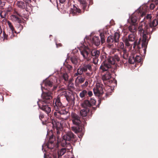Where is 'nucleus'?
<instances>
[{"mask_svg":"<svg viewBox=\"0 0 158 158\" xmlns=\"http://www.w3.org/2000/svg\"><path fill=\"white\" fill-rule=\"evenodd\" d=\"M53 157H54V158H57V157L56 156H53Z\"/></svg>","mask_w":158,"mask_h":158,"instance_id":"53","label":"nucleus"},{"mask_svg":"<svg viewBox=\"0 0 158 158\" xmlns=\"http://www.w3.org/2000/svg\"><path fill=\"white\" fill-rule=\"evenodd\" d=\"M58 115V114H57L56 115V116H55L56 117H58L57 116V115Z\"/></svg>","mask_w":158,"mask_h":158,"instance_id":"54","label":"nucleus"},{"mask_svg":"<svg viewBox=\"0 0 158 158\" xmlns=\"http://www.w3.org/2000/svg\"><path fill=\"white\" fill-rule=\"evenodd\" d=\"M103 85L100 83H97L96 87L93 89L94 92L96 96H99L103 93L102 87Z\"/></svg>","mask_w":158,"mask_h":158,"instance_id":"7","label":"nucleus"},{"mask_svg":"<svg viewBox=\"0 0 158 158\" xmlns=\"http://www.w3.org/2000/svg\"><path fill=\"white\" fill-rule=\"evenodd\" d=\"M39 107L42 110L45 111L47 114H48L51 111V108L46 105V103L45 105L44 103L41 104V103H38Z\"/></svg>","mask_w":158,"mask_h":158,"instance_id":"13","label":"nucleus"},{"mask_svg":"<svg viewBox=\"0 0 158 158\" xmlns=\"http://www.w3.org/2000/svg\"><path fill=\"white\" fill-rule=\"evenodd\" d=\"M43 84H44L46 86L50 87H52V82L48 80H46L44 81Z\"/></svg>","mask_w":158,"mask_h":158,"instance_id":"28","label":"nucleus"},{"mask_svg":"<svg viewBox=\"0 0 158 158\" xmlns=\"http://www.w3.org/2000/svg\"><path fill=\"white\" fill-rule=\"evenodd\" d=\"M119 34L117 32H115L114 33V36H110L108 37L107 42L110 44H111L114 42L118 43L119 41Z\"/></svg>","mask_w":158,"mask_h":158,"instance_id":"8","label":"nucleus"},{"mask_svg":"<svg viewBox=\"0 0 158 158\" xmlns=\"http://www.w3.org/2000/svg\"><path fill=\"white\" fill-rule=\"evenodd\" d=\"M5 2H1L0 0V6L3 7L5 5Z\"/></svg>","mask_w":158,"mask_h":158,"instance_id":"42","label":"nucleus"},{"mask_svg":"<svg viewBox=\"0 0 158 158\" xmlns=\"http://www.w3.org/2000/svg\"><path fill=\"white\" fill-rule=\"evenodd\" d=\"M72 62L75 65L77 66L80 63V61L75 56L71 57V59Z\"/></svg>","mask_w":158,"mask_h":158,"instance_id":"19","label":"nucleus"},{"mask_svg":"<svg viewBox=\"0 0 158 158\" xmlns=\"http://www.w3.org/2000/svg\"><path fill=\"white\" fill-rule=\"evenodd\" d=\"M43 117H44V116L43 115H40L39 118H40V119H41V118H43Z\"/></svg>","mask_w":158,"mask_h":158,"instance_id":"48","label":"nucleus"},{"mask_svg":"<svg viewBox=\"0 0 158 158\" xmlns=\"http://www.w3.org/2000/svg\"><path fill=\"white\" fill-rule=\"evenodd\" d=\"M132 58H133V57H131L129 59V60L130 59H132L131 60V61H133V59H132Z\"/></svg>","mask_w":158,"mask_h":158,"instance_id":"51","label":"nucleus"},{"mask_svg":"<svg viewBox=\"0 0 158 158\" xmlns=\"http://www.w3.org/2000/svg\"><path fill=\"white\" fill-rule=\"evenodd\" d=\"M87 94L89 97H91L93 95L92 92L90 91H89L87 93Z\"/></svg>","mask_w":158,"mask_h":158,"instance_id":"45","label":"nucleus"},{"mask_svg":"<svg viewBox=\"0 0 158 158\" xmlns=\"http://www.w3.org/2000/svg\"><path fill=\"white\" fill-rule=\"evenodd\" d=\"M63 77L65 81H66L68 80V75L66 73L64 74L63 75Z\"/></svg>","mask_w":158,"mask_h":158,"instance_id":"41","label":"nucleus"},{"mask_svg":"<svg viewBox=\"0 0 158 158\" xmlns=\"http://www.w3.org/2000/svg\"><path fill=\"white\" fill-rule=\"evenodd\" d=\"M73 137L74 135L72 132H68L63 137V139L61 142L62 146H65L67 144L66 141H70Z\"/></svg>","mask_w":158,"mask_h":158,"instance_id":"6","label":"nucleus"},{"mask_svg":"<svg viewBox=\"0 0 158 158\" xmlns=\"http://www.w3.org/2000/svg\"><path fill=\"white\" fill-rule=\"evenodd\" d=\"M111 78V75L109 73H106V74L102 76V80L104 82L109 80Z\"/></svg>","mask_w":158,"mask_h":158,"instance_id":"21","label":"nucleus"},{"mask_svg":"<svg viewBox=\"0 0 158 158\" xmlns=\"http://www.w3.org/2000/svg\"><path fill=\"white\" fill-rule=\"evenodd\" d=\"M71 116L72 118L73 123L76 125H79L81 123L79 117L74 113H72Z\"/></svg>","mask_w":158,"mask_h":158,"instance_id":"12","label":"nucleus"},{"mask_svg":"<svg viewBox=\"0 0 158 158\" xmlns=\"http://www.w3.org/2000/svg\"><path fill=\"white\" fill-rule=\"evenodd\" d=\"M155 13L156 15V18L158 19V7L156 9Z\"/></svg>","mask_w":158,"mask_h":158,"instance_id":"43","label":"nucleus"},{"mask_svg":"<svg viewBox=\"0 0 158 158\" xmlns=\"http://www.w3.org/2000/svg\"><path fill=\"white\" fill-rule=\"evenodd\" d=\"M134 45L133 46V48H135V46L136 45V43L135 41L134 43Z\"/></svg>","mask_w":158,"mask_h":158,"instance_id":"49","label":"nucleus"},{"mask_svg":"<svg viewBox=\"0 0 158 158\" xmlns=\"http://www.w3.org/2000/svg\"><path fill=\"white\" fill-rule=\"evenodd\" d=\"M59 133V132L58 131H57V134H58Z\"/></svg>","mask_w":158,"mask_h":158,"instance_id":"55","label":"nucleus"},{"mask_svg":"<svg viewBox=\"0 0 158 158\" xmlns=\"http://www.w3.org/2000/svg\"><path fill=\"white\" fill-rule=\"evenodd\" d=\"M41 89H42V91H43V88L42 86V85H41Z\"/></svg>","mask_w":158,"mask_h":158,"instance_id":"52","label":"nucleus"},{"mask_svg":"<svg viewBox=\"0 0 158 158\" xmlns=\"http://www.w3.org/2000/svg\"><path fill=\"white\" fill-rule=\"evenodd\" d=\"M155 7L154 4L153 3H151L150 5V8L151 9H153Z\"/></svg>","mask_w":158,"mask_h":158,"instance_id":"44","label":"nucleus"},{"mask_svg":"<svg viewBox=\"0 0 158 158\" xmlns=\"http://www.w3.org/2000/svg\"><path fill=\"white\" fill-rule=\"evenodd\" d=\"M93 42L95 45L98 46L100 44V41L99 38L96 36H94L93 38Z\"/></svg>","mask_w":158,"mask_h":158,"instance_id":"20","label":"nucleus"},{"mask_svg":"<svg viewBox=\"0 0 158 158\" xmlns=\"http://www.w3.org/2000/svg\"><path fill=\"white\" fill-rule=\"evenodd\" d=\"M24 3L23 2H18L17 3V5L19 8H23L24 6Z\"/></svg>","mask_w":158,"mask_h":158,"instance_id":"36","label":"nucleus"},{"mask_svg":"<svg viewBox=\"0 0 158 158\" xmlns=\"http://www.w3.org/2000/svg\"><path fill=\"white\" fill-rule=\"evenodd\" d=\"M11 19L17 21L18 22H20V19L17 16L12 15L11 16Z\"/></svg>","mask_w":158,"mask_h":158,"instance_id":"33","label":"nucleus"},{"mask_svg":"<svg viewBox=\"0 0 158 158\" xmlns=\"http://www.w3.org/2000/svg\"><path fill=\"white\" fill-rule=\"evenodd\" d=\"M82 108L86 109H89V108L90 106L89 101L88 100H84L81 104Z\"/></svg>","mask_w":158,"mask_h":158,"instance_id":"16","label":"nucleus"},{"mask_svg":"<svg viewBox=\"0 0 158 158\" xmlns=\"http://www.w3.org/2000/svg\"><path fill=\"white\" fill-rule=\"evenodd\" d=\"M41 97L43 100L40 101L39 102H38V103L43 104L44 102L45 103H47L49 102L47 100H49L52 98V93L50 92H43L42 94Z\"/></svg>","mask_w":158,"mask_h":158,"instance_id":"5","label":"nucleus"},{"mask_svg":"<svg viewBox=\"0 0 158 158\" xmlns=\"http://www.w3.org/2000/svg\"><path fill=\"white\" fill-rule=\"evenodd\" d=\"M60 2L61 3H63L66 0H59Z\"/></svg>","mask_w":158,"mask_h":158,"instance_id":"47","label":"nucleus"},{"mask_svg":"<svg viewBox=\"0 0 158 158\" xmlns=\"http://www.w3.org/2000/svg\"><path fill=\"white\" fill-rule=\"evenodd\" d=\"M155 3L156 5H157L158 4V0H156Z\"/></svg>","mask_w":158,"mask_h":158,"instance_id":"50","label":"nucleus"},{"mask_svg":"<svg viewBox=\"0 0 158 158\" xmlns=\"http://www.w3.org/2000/svg\"><path fill=\"white\" fill-rule=\"evenodd\" d=\"M56 86H55V87H54V89H55L56 88Z\"/></svg>","mask_w":158,"mask_h":158,"instance_id":"56","label":"nucleus"},{"mask_svg":"<svg viewBox=\"0 0 158 158\" xmlns=\"http://www.w3.org/2000/svg\"><path fill=\"white\" fill-rule=\"evenodd\" d=\"M129 31L131 32L134 33L136 31V28L135 24L130 25L128 27Z\"/></svg>","mask_w":158,"mask_h":158,"instance_id":"23","label":"nucleus"},{"mask_svg":"<svg viewBox=\"0 0 158 158\" xmlns=\"http://www.w3.org/2000/svg\"><path fill=\"white\" fill-rule=\"evenodd\" d=\"M133 61H131V58L129 60V62L131 64H133L135 62L137 61L138 62H140L141 60V58L140 56L136 55L135 56H133Z\"/></svg>","mask_w":158,"mask_h":158,"instance_id":"15","label":"nucleus"},{"mask_svg":"<svg viewBox=\"0 0 158 158\" xmlns=\"http://www.w3.org/2000/svg\"><path fill=\"white\" fill-rule=\"evenodd\" d=\"M111 67V64H109L107 61H105L103 62L100 67V69L102 70L103 71H107Z\"/></svg>","mask_w":158,"mask_h":158,"instance_id":"14","label":"nucleus"},{"mask_svg":"<svg viewBox=\"0 0 158 158\" xmlns=\"http://www.w3.org/2000/svg\"><path fill=\"white\" fill-rule=\"evenodd\" d=\"M147 6L145 5L142 7L143 10L140 12L139 10L132 15L130 18V20L131 23L133 24L135 23L138 20V17L139 16L140 19L142 18H143V19H145V15L147 10Z\"/></svg>","mask_w":158,"mask_h":158,"instance_id":"4","label":"nucleus"},{"mask_svg":"<svg viewBox=\"0 0 158 158\" xmlns=\"http://www.w3.org/2000/svg\"><path fill=\"white\" fill-rule=\"evenodd\" d=\"M157 24H158V19H157L154 20L152 22L150 23V27H148V26L145 25V22L143 21H141L140 23L138 28V31L139 33L143 36L142 45L143 47H144V51L147 44L146 43L147 38L146 35H148V33L150 32V29L152 30V27H156Z\"/></svg>","mask_w":158,"mask_h":158,"instance_id":"1","label":"nucleus"},{"mask_svg":"<svg viewBox=\"0 0 158 158\" xmlns=\"http://www.w3.org/2000/svg\"><path fill=\"white\" fill-rule=\"evenodd\" d=\"M66 152V150L65 148H63L61 149V150L58 152V155L59 157L63 155Z\"/></svg>","mask_w":158,"mask_h":158,"instance_id":"31","label":"nucleus"},{"mask_svg":"<svg viewBox=\"0 0 158 158\" xmlns=\"http://www.w3.org/2000/svg\"><path fill=\"white\" fill-rule=\"evenodd\" d=\"M81 12L80 9H78L76 7L74 6L73 8L71 9L70 13L72 14L73 15H74L77 14V13H79Z\"/></svg>","mask_w":158,"mask_h":158,"instance_id":"18","label":"nucleus"},{"mask_svg":"<svg viewBox=\"0 0 158 158\" xmlns=\"http://www.w3.org/2000/svg\"><path fill=\"white\" fill-rule=\"evenodd\" d=\"M7 23L11 30V32H10V34L9 35H10V37H12L14 36V35H13L14 33H16V32L14 30V27L12 25L11 23H10L9 21H8L7 22Z\"/></svg>","mask_w":158,"mask_h":158,"instance_id":"17","label":"nucleus"},{"mask_svg":"<svg viewBox=\"0 0 158 158\" xmlns=\"http://www.w3.org/2000/svg\"><path fill=\"white\" fill-rule=\"evenodd\" d=\"M63 122V121H61L60 123L58 122H55V124L56 125L55 126L56 127V129L57 130H61L62 129L63 126L61 124V123Z\"/></svg>","mask_w":158,"mask_h":158,"instance_id":"22","label":"nucleus"},{"mask_svg":"<svg viewBox=\"0 0 158 158\" xmlns=\"http://www.w3.org/2000/svg\"><path fill=\"white\" fill-rule=\"evenodd\" d=\"M121 53H123V57L124 59H126L128 57V54L127 50L125 48L122 49Z\"/></svg>","mask_w":158,"mask_h":158,"instance_id":"27","label":"nucleus"},{"mask_svg":"<svg viewBox=\"0 0 158 158\" xmlns=\"http://www.w3.org/2000/svg\"><path fill=\"white\" fill-rule=\"evenodd\" d=\"M72 129L75 133H79L81 131V129L77 126L72 127Z\"/></svg>","mask_w":158,"mask_h":158,"instance_id":"29","label":"nucleus"},{"mask_svg":"<svg viewBox=\"0 0 158 158\" xmlns=\"http://www.w3.org/2000/svg\"><path fill=\"white\" fill-rule=\"evenodd\" d=\"M83 71L84 72H86L87 69L90 71L91 69V65L88 64L86 65H84L83 67L81 68Z\"/></svg>","mask_w":158,"mask_h":158,"instance_id":"26","label":"nucleus"},{"mask_svg":"<svg viewBox=\"0 0 158 158\" xmlns=\"http://www.w3.org/2000/svg\"><path fill=\"white\" fill-rule=\"evenodd\" d=\"M80 51L81 54L82 56L84 59H86L87 61H89L90 59V53L92 56H94L95 60L93 61V63L94 64L97 63L98 60L97 58L99 55V52L97 50H94L91 52V49L88 47L81 44L80 46Z\"/></svg>","mask_w":158,"mask_h":158,"instance_id":"2","label":"nucleus"},{"mask_svg":"<svg viewBox=\"0 0 158 158\" xmlns=\"http://www.w3.org/2000/svg\"><path fill=\"white\" fill-rule=\"evenodd\" d=\"M0 15H1V16L2 17L1 13H0Z\"/></svg>","mask_w":158,"mask_h":158,"instance_id":"57","label":"nucleus"},{"mask_svg":"<svg viewBox=\"0 0 158 158\" xmlns=\"http://www.w3.org/2000/svg\"><path fill=\"white\" fill-rule=\"evenodd\" d=\"M88 82L87 81H86L85 83L81 85V87L82 88H85L88 85Z\"/></svg>","mask_w":158,"mask_h":158,"instance_id":"39","label":"nucleus"},{"mask_svg":"<svg viewBox=\"0 0 158 158\" xmlns=\"http://www.w3.org/2000/svg\"><path fill=\"white\" fill-rule=\"evenodd\" d=\"M84 72L83 71L82 69V68L78 69L77 70V73H76V74H78L79 75H81L82 74V73Z\"/></svg>","mask_w":158,"mask_h":158,"instance_id":"38","label":"nucleus"},{"mask_svg":"<svg viewBox=\"0 0 158 158\" xmlns=\"http://www.w3.org/2000/svg\"><path fill=\"white\" fill-rule=\"evenodd\" d=\"M146 18L147 19H151L152 18V16H151L150 15L148 14L146 16Z\"/></svg>","mask_w":158,"mask_h":158,"instance_id":"46","label":"nucleus"},{"mask_svg":"<svg viewBox=\"0 0 158 158\" xmlns=\"http://www.w3.org/2000/svg\"><path fill=\"white\" fill-rule=\"evenodd\" d=\"M135 36L134 33L128 35V38L125 39L124 42L125 43V45L127 47L130 46L131 44L129 43L130 42H133L135 40Z\"/></svg>","mask_w":158,"mask_h":158,"instance_id":"9","label":"nucleus"},{"mask_svg":"<svg viewBox=\"0 0 158 158\" xmlns=\"http://www.w3.org/2000/svg\"><path fill=\"white\" fill-rule=\"evenodd\" d=\"M89 109H84L81 110L80 111V114L83 117L86 116L88 112L89 111Z\"/></svg>","mask_w":158,"mask_h":158,"instance_id":"25","label":"nucleus"},{"mask_svg":"<svg viewBox=\"0 0 158 158\" xmlns=\"http://www.w3.org/2000/svg\"><path fill=\"white\" fill-rule=\"evenodd\" d=\"M120 60V58L117 55H115L113 57H110L108 59L107 61L109 64H116Z\"/></svg>","mask_w":158,"mask_h":158,"instance_id":"11","label":"nucleus"},{"mask_svg":"<svg viewBox=\"0 0 158 158\" xmlns=\"http://www.w3.org/2000/svg\"><path fill=\"white\" fill-rule=\"evenodd\" d=\"M53 140L54 139H53V136H51L50 138L48 144L47 145V146L48 148H53L54 147V145H53L52 147H49V146L50 143L52 144L53 143Z\"/></svg>","mask_w":158,"mask_h":158,"instance_id":"30","label":"nucleus"},{"mask_svg":"<svg viewBox=\"0 0 158 158\" xmlns=\"http://www.w3.org/2000/svg\"><path fill=\"white\" fill-rule=\"evenodd\" d=\"M53 106L54 110L56 111H58L57 113H54V114L55 116H56L57 114L61 115L66 114V117L64 119L66 120L68 119L69 116V114L68 112L64 110H60V109L61 108L63 107V105L62 103L60 102V99L59 96H58L56 98L54 99L53 101Z\"/></svg>","mask_w":158,"mask_h":158,"instance_id":"3","label":"nucleus"},{"mask_svg":"<svg viewBox=\"0 0 158 158\" xmlns=\"http://www.w3.org/2000/svg\"><path fill=\"white\" fill-rule=\"evenodd\" d=\"M100 36L101 39V42L102 44H103L104 42L105 41L104 35L103 34L101 33L100 34Z\"/></svg>","mask_w":158,"mask_h":158,"instance_id":"37","label":"nucleus"},{"mask_svg":"<svg viewBox=\"0 0 158 158\" xmlns=\"http://www.w3.org/2000/svg\"><path fill=\"white\" fill-rule=\"evenodd\" d=\"M118 47L122 49L124 48V45L123 43L122 42H120L119 43Z\"/></svg>","mask_w":158,"mask_h":158,"instance_id":"40","label":"nucleus"},{"mask_svg":"<svg viewBox=\"0 0 158 158\" xmlns=\"http://www.w3.org/2000/svg\"><path fill=\"white\" fill-rule=\"evenodd\" d=\"M85 79L81 76L78 77L76 80L75 82L77 84L82 83L85 81Z\"/></svg>","mask_w":158,"mask_h":158,"instance_id":"24","label":"nucleus"},{"mask_svg":"<svg viewBox=\"0 0 158 158\" xmlns=\"http://www.w3.org/2000/svg\"><path fill=\"white\" fill-rule=\"evenodd\" d=\"M56 46H57H57H58V45L57 44H56Z\"/></svg>","mask_w":158,"mask_h":158,"instance_id":"58","label":"nucleus"},{"mask_svg":"<svg viewBox=\"0 0 158 158\" xmlns=\"http://www.w3.org/2000/svg\"><path fill=\"white\" fill-rule=\"evenodd\" d=\"M81 4H82L83 5V8L85 9L86 5V0H78Z\"/></svg>","mask_w":158,"mask_h":158,"instance_id":"34","label":"nucleus"},{"mask_svg":"<svg viewBox=\"0 0 158 158\" xmlns=\"http://www.w3.org/2000/svg\"><path fill=\"white\" fill-rule=\"evenodd\" d=\"M64 94L65 95L67 100L69 102H71L74 103L75 100V98L74 95L70 93L69 92L65 91L63 92Z\"/></svg>","mask_w":158,"mask_h":158,"instance_id":"10","label":"nucleus"},{"mask_svg":"<svg viewBox=\"0 0 158 158\" xmlns=\"http://www.w3.org/2000/svg\"><path fill=\"white\" fill-rule=\"evenodd\" d=\"M87 93V91L85 90H84L80 93L79 96L81 98H84Z\"/></svg>","mask_w":158,"mask_h":158,"instance_id":"32","label":"nucleus"},{"mask_svg":"<svg viewBox=\"0 0 158 158\" xmlns=\"http://www.w3.org/2000/svg\"><path fill=\"white\" fill-rule=\"evenodd\" d=\"M96 101L94 99L91 98L89 101V103L90 104V106L95 105L96 103Z\"/></svg>","mask_w":158,"mask_h":158,"instance_id":"35","label":"nucleus"}]
</instances>
